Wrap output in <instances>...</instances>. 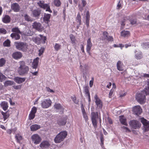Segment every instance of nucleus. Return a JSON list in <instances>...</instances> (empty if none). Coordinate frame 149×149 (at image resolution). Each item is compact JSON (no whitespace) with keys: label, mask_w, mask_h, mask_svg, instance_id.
<instances>
[{"label":"nucleus","mask_w":149,"mask_h":149,"mask_svg":"<svg viewBox=\"0 0 149 149\" xmlns=\"http://www.w3.org/2000/svg\"><path fill=\"white\" fill-rule=\"evenodd\" d=\"M147 85L144 89L136 96L137 101L140 104H144L146 101V95H149V80L147 82Z\"/></svg>","instance_id":"obj_1"},{"label":"nucleus","mask_w":149,"mask_h":149,"mask_svg":"<svg viewBox=\"0 0 149 149\" xmlns=\"http://www.w3.org/2000/svg\"><path fill=\"white\" fill-rule=\"evenodd\" d=\"M19 66L18 69V72L19 75L24 76L27 74L29 70L28 66L25 65L24 61H21L19 62Z\"/></svg>","instance_id":"obj_2"},{"label":"nucleus","mask_w":149,"mask_h":149,"mask_svg":"<svg viewBox=\"0 0 149 149\" xmlns=\"http://www.w3.org/2000/svg\"><path fill=\"white\" fill-rule=\"evenodd\" d=\"M39 58L38 57H37L35 59L32 64V69L31 70V74L30 75V77H31L32 76H37L38 74V70H36V69L37 68L38 65Z\"/></svg>","instance_id":"obj_3"},{"label":"nucleus","mask_w":149,"mask_h":149,"mask_svg":"<svg viewBox=\"0 0 149 149\" xmlns=\"http://www.w3.org/2000/svg\"><path fill=\"white\" fill-rule=\"evenodd\" d=\"M67 133L65 131H63L56 135L54 138V141L56 143H59L63 141L66 137Z\"/></svg>","instance_id":"obj_4"},{"label":"nucleus","mask_w":149,"mask_h":149,"mask_svg":"<svg viewBox=\"0 0 149 149\" xmlns=\"http://www.w3.org/2000/svg\"><path fill=\"white\" fill-rule=\"evenodd\" d=\"M91 118L93 125L95 129H96L97 127V118H99L100 123H101V118L98 116L97 112L96 113L92 112L91 114Z\"/></svg>","instance_id":"obj_5"},{"label":"nucleus","mask_w":149,"mask_h":149,"mask_svg":"<svg viewBox=\"0 0 149 149\" xmlns=\"http://www.w3.org/2000/svg\"><path fill=\"white\" fill-rule=\"evenodd\" d=\"M16 48L19 50L26 51L28 49V45L26 43L22 42L15 43Z\"/></svg>","instance_id":"obj_6"},{"label":"nucleus","mask_w":149,"mask_h":149,"mask_svg":"<svg viewBox=\"0 0 149 149\" xmlns=\"http://www.w3.org/2000/svg\"><path fill=\"white\" fill-rule=\"evenodd\" d=\"M52 103V102L49 98L45 99L41 101V106L42 108L47 109L51 106Z\"/></svg>","instance_id":"obj_7"},{"label":"nucleus","mask_w":149,"mask_h":149,"mask_svg":"<svg viewBox=\"0 0 149 149\" xmlns=\"http://www.w3.org/2000/svg\"><path fill=\"white\" fill-rule=\"evenodd\" d=\"M31 139L33 142L35 144H39L42 140L41 137L37 134H34L32 135Z\"/></svg>","instance_id":"obj_8"},{"label":"nucleus","mask_w":149,"mask_h":149,"mask_svg":"<svg viewBox=\"0 0 149 149\" xmlns=\"http://www.w3.org/2000/svg\"><path fill=\"white\" fill-rule=\"evenodd\" d=\"M94 98L96 105L97 106L96 108L101 109L102 107V101L96 94L94 96Z\"/></svg>","instance_id":"obj_9"},{"label":"nucleus","mask_w":149,"mask_h":149,"mask_svg":"<svg viewBox=\"0 0 149 149\" xmlns=\"http://www.w3.org/2000/svg\"><path fill=\"white\" fill-rule=\"evenodd\" d=\"M141 122L143 125V130L144 132L149 130V121L144 119L143 118H141Z\"/></svg>","instance_id":"obj_10"},{"label":"nucleus","mask_w":149,"mask_h":149,"mask_svg":"<svg viewBox=\"0 0 149 149\" xmlns=\"http://www.w3.org/2000/svg\"><path fill=\"white\" fill-rule=\"evenodd\" d=\"M38 4L39 6L42 8L44 9H46V11H48L50 13H52L49 6L48 4H45L42 1H40L38 2Z\"/></svg>","instance_id":"obj_11"},{"label":"nucleus","mask_w":149,"mask_h":149,"mask_svg":"<svg viewBox=\"0 0 149 149\" xmlns=\"http://www.w3.org/2000/svg\"><path fill=\"white\" fill-rule=\"evenodd\" d=\"M51 145L50 142L48 140H44L42 141L39 146L42 149H47Z\"/></svg>","instance_id":"obj_12"},{"label":"nucleus","mask_w":149,"mask_h":149,"mask_svg":"<svg viewBox=\"0 0 149 149\" xmlns=\"http://www.w3.org/2000/svg\"><path fill=\"white\" fill-rule=\"evenodd\" d=\"M130 125L132 128L134 129L140 128L141 125L139 122L136 120L131 121L130 122Z\"/></svg>","instance_id":"obj_13"},{"label":"nucleus","mask_w":149,"mask_h":149,"mask_svg":"<svg viewBox=\"0 0 149 149\" xmlns=\"http://www.w3.org/2000/svg\"><path fill=\"white\" fill-rule=\"evenodd\" d=\"M32 26L33 28L40 32L42 31L43 30V26L39 22H34Z\"/></svg>","instance_id":"obj_14"},{"label":"nucleus","mask_w":149,"mask_h":149,"mask_svg":"<svg viewBox=\"0 0 149 149\" xmlns=\"http://www.w3.org/2000/svg\"><path fill=\"white\" fill-rule=\"evenodd\" d=\"M80 68L81 71H82L84 74V76L88 72V65L86 64H83L80 65Z\"/></svg>","instance_id":"obj_15"},{"label":"nucleus","mask_w":149,"mask_h":149,"mask_svg":"<svg viewBox=\"0 0 149 149\" xmlns=\"http://www.w3.org/2000/svg\"><path fill=\"white\" fill-rule=\"evenodd\" d=\"M92 43L91 42V38H89L87 41L86 50L87 52L90 55V51L92 46Z\"/></svg>","instance_id":"obj_16"},{"label":"nucleus","mask_w":149,"mask_h":149,"mask_svg":"<svg viewBox=\"0 0 149 149\" xmlns=\"http://www.w3.org/2000/svg\"><path fill=\"white\" fill-rule=\"evenodd\" d=\"M133 111L136 115L140 114L142 112V110L139 106H136L133 107Z\"/></svg>","instance_id":"obj_17"},{"label":"nucleus","mask_w":149,"mask_h":149,"mask_svg":"<svg viewBox=\"0 0 149 149\" xmlns=\"http://www.w3.org/2000/svg\"><path fill=\"white\" fill-rule=\"evenodd\" d=\"M84 92H85L86 96L88 97V101L90 103L91 101L90 94L88 90V86H86L84 88Z\"/></svg>","instance_id":"obj_18"},{"label":"nucleus","mask_w":149,"mask_h":149,"mask_svg":"<svg viewBox=\"0 0 149 149\" xmlns=\"http://www.w3.org/2000/svg\"><path fill=\"white\" fill-rule=\"evenodd\" d=\"M134 53L135 57L137 59H140L142 57V53L139 50H135Z\"/></svg>","instance_id":"obj_19"},{"label":"nucleus","mask_w":149,"mask_h":149,"mask_svg":"<svg viewBox=\"0 0 149 149\" xmlns=\"http://www.w3.org/2000/svg\"><path fill=\"white\" fill-rule=\"evenodd\" d=\"M66 118H63L59 119L57 121L58 124L60 126H63L66 124Z\"/></svg>","instance_id":"obj_20"},{"label":"nucleus","mask_w":149,"mask_h":149,"mask_svg":"<svg viewBox=\"0 0 149 149\" xmlns=\"http://www.w3.org/2000/svg\"><path fill=\"white\" fill-rule=\"evenodd\" d=\"M26 78H21L19 77H15L14 80L17 83L20 84L24 82Z\"/></svg>","instance_id":"obj_21"},{"label":"nucleus","mask_w":149,"mask_h":149,"mask_svg":"<svg viewBox=\"0 0 149 149\" xmlns=\"http://www.w3.org/2000/svg\"><path fill=\"white\" fill-rule=\"evenodd\" d=\"M76 21L78 24L77 26V29H78L79 25L81 24V17L79 13L77 14V17H76Z\"/></svg>","instance_id":"obj_22"},{"label":"nucleus","mask_w":149,"mask_h":149,"mask_svg":"<svg viewBox=\"0 0 149 149\" xmlns=\"http://www.w3.org/2000/svg\"><path fill=\"white\" fill-rule=\"evenodd\" d=\"M13 58L15 59H18L21 58L22 53L19 52H16L13 53L12 55Z\"/></svg>","instance_id":"obj_23"},{"label":"nucleus","mask_w":149,"mask_h":149,"mask_svg":"<svg viewBox=\"0 0 149 149\" xmlns=\"http://www.w3.org/2000/svg\"><path fill=\"white\" fill-rule=\"evenodd\" d=\"M31 10L32 11L33 16L34 17H37L40 14V11L38 9H36L33 10L32 9H31Z\"/></svg>","instance_id":"obj_24"},{"label":"nucleus","mask_w":149,"mask_h":149,"mask_svg":"<svg viewBox=\"0 0 149 149\" xmlns=\"http://www.w3.org/2000/svg\"><path fill=\"white\" fill-rule=\"evenodd\" d=\"M123 64L122 62L120 61H118L116 64L117 69L119 71H123Z\"/></svg>","instance_id":"obj_25"},{"label":"nucleus","mask_w":149,"mask_h":149,"mask_svg":"<svg viewBox=\"0 0 149 149\" xmlns=\"http://www.w3.org/2000/svg\"><path fill=\"white\" fill-rule=\"evenodd\" d=\"M11 9L14 11L17 12L19 10V6L18 4L14 3L11 5Z\"/></svg>","instance_id":"obj_26"},{"label":"nucleus","mask_w":149,"mask_h":149,"mask_svg":"<svg viewBox=\"0 0 149 149\" xmlns=\"http://www.w3.org/2000/svg\"><path fill=\"white\" fill-rule=\"evenodd\" d=\"M30 127L31 131H34L40 129V126L38 125L34 124L31 125Z\"/></svg>","instance_id":"obj_27"},{"label":"nucleus","mask_w":149,"mask_h":149,"mask_svg":"<svg viewBox=\"0 0 149 149\" xmlns=\"http://www.w3.org/2000/svg\"><path fill=\"white\" fill-rule=\"evenodd\" d=\"M120 120V123L122 124L125 125H127V120L126 118L123 116H119Z\"/></svg>","instance_id":"obj_28"},{"label":"nucleus","mask_w":149,"mask_h":149,"mask_svg":"<svg viewBox=\"0 0 149 149\" xmlns=\"http://www.w3.org/2000/svg\"><path fill=\"white\" fill-rule=\"evenodd\" d=\"M0 105L1 107L4 111L6 110L8 107V104L5 101H3L0 104Z\"/></svg>","instance_id":"obj_29"},{"label":"nucleus","mask_w":149,"mask_h":149,"mask_svg":"<svg viewBox=\"0 0 149 149\" xmlns=\"http://www.w3.org/2000/svg\"><path fill=\"white\" fill-rule=\"evenodd\" d=\"M2 20L4 23H7L10 22V18L9 16L6 15L4 16L2 18Z\"/></svg>","instance_id":"obj_30"},{"label":"nucleus","mask_w":149,"mask_h":149,"mask_svg":"<svg viewBox=\"0 0 149 149\" xmlns=\"http://www.w3.org/2000/svg\"><path fill=\"white\" fill-rule=\"evenodd\" d=\"M121 36L124 37H128L130 36V32L129 31L123 30L120 33Z\"/></svg>","instance_id":"obj_31"},{"label":"nucleus","mask_w":149,"mask_h":149,"mask_svg":"<svg viewBox=\"0 0 149 149\" xmlns=\"http://www.w3.org/2000/svg\"><path fill=\"white\" fill-rule=\"evenodd\" d=\"M21 33H12L10 35L11 37L12 38L16 40H18L20 38L19 34Z\"/></svg>","instance_id":"obj_32"},{"label":"nucleus","mask_w":149,"mask_h":149,"mask_svg":"<svg viewBox=\"0 0 149 149\" xmlns=\"http://www.w3.org/2000/svg\"><path fill=\"white\" fill-rule=\"evenodd\" d=\"M81 109L83 116V117L84 118L85 121H86L88 120V117L86 113V112L85 109H84L83 107H81Z\"/></svg>","instance_id":"obj_33"},{"label":"nucleus","mask_w":149,"mask_h":149,"mask_svg":"<svg viewBox=\"0 0 149 149\" xmlns=\"http://www.w3.org/2000/svg\"><path fill=\"white\" fill-rule=\"evenodd\" d=\"M15 83L13 81H7L4 82V86L5 87L10 86L15 84Z\"/></svg>","instance_id":"obj_34"},{"label":"nucleus","mask_w":149,"mask_h":149,"mask_svg":"<svg viewBox=\"0 0 149 149\" xmlns=\"http://www.w3.org/2000/svg\"><path fill=\"white\" fill-rule=\"evenodd\" d=\"M52 4L56 7H59L61 4V2L60 0H53Z\"/></svg>","instance_id":"obj_35"},{"label":"nucleus","mask_w":149,"mask_h":149,"mask_svg":"<svg viewBox=\"0 0 149 149\" xmlns=\"http://www.w3.org/2000/svg\"><path fill=\"white\" fill-rule=\"evenodd\" d=\"M51 14H44V17H43V19L45 21H48L51 17Z\"/></svg>","instance_id":"obj_36"},{"label":"nucleus","mask_w":149,"mask_h":149,"mask_svg":"<svg viewBox=\"0 0 149 149\" xmlns=\"http://www.w3.org/2000/svg\"><path fill=\"white\" fill-rule=\"evenodd\" d=\"M121 128L122 129L123 132L126 133H129L131 132V130L129 128L123 126H121Z\"/></svg>","instance_id":"obj_37"},{"label":"nucleus","mask_w":149,"mask_h":149,"mask_svg":"<svg viewBox=\"0 0 149 149\" xmlns=\"http://www.w3.org/2000/svg\"><path fill=\"white\" fill-rule=\"evenodd\" d=\"M1 113L3 116L4 121H5L8 118L9 116V114L7 112L5 113L3 112H2Z\"/></svg>","instance_id":"obj_38"},{"label":"nucleus","mask_w":149,"mask_h":149,"mask_svg":"<svg viewBox=\"0 0 149 149\" xmlns=\"http://www.w3.org/2000/svg\"><path fill=\"white\" fill-rule=\"evenodd\" d=\"M15 138L17 142L19 143L20 141L22 140V137L20 135L17 134L15 136Z\"/></svg>","instance_id":"obj_39"},{"label":"nucleus","mask_w":149,"mask_h":149,"mask_svg":"<svg viewBox=\"0 0 149 149\" xmlns=\"http://www.w3.org/2000/svg\"><path fill=\"white\" fill-rule=\"evenodd\" d=\"M55 50L56 51H58L59 50L61 47V45L56 43L55 44L54 47Z\"/></svg>","instance_id":"obj_40"},{"label":"nucleus","mask_w":149,"mask_h":149,"mask_svg":"<svg viewBox=\"0 0 149 149\" xmlns=\"http://www.w3.org/2000/svg\"><path fill=\"white\" fill-rule=\"evenodd\" d=\"M108 33L107 32L104 31L103 32L102 34V38H101L102 40H107L108 37Z\"/></svg>","instance_id":"obj_41"},{"label":"nucleus","mask_w":149,"mask_h":149,"mask_svg":"<svg viewBox=\"0 0 149 149\" xmlns=\"http://www.w3.org/2000/svg\"><path fill=\"white\" fill-rule=\"evenodd\" d=\"M34 42L37 44H39L41 42V40L40 38L36 37L33 39Z\"/></svg>","instance_id":"obj_42"},{"label":"nucleus","mask_w":149,"mask_h":149,"mask_svg":"<svg viewBox=\"0 0 149 149\" xmlns=\"http://www.w3.org/2000/svg\"><path fill=\"white\" fill-rule=\"evenodd\" d=\"M12 32H14V33H21V32L18 27H15L12 29Z\"/></svg>","instance_id":"obj_43"},{"label":"nucleus","mask_w":149,"mask_h":149,"mask_svg":"<svg viewBox=\"0 0 149 149\" xmlns=\"http://www.w3.org/2000/svg\"><path fill=\"white\" fill-rule=\"evenodd\" d=\"M3 45L4 46L9 47L10 45V41L8 39L5 40L3 43Z\"/></svg>","instance_id":"obj_44"},{"label":"nucleus","mask_w":149,"mask_h":149,"mask_svg":"<svg viewBox=\"0 0 149 149\" xmlns=\"http://www.w3.org/2000/svg\"><path fill=\"white\" fill-rule=\"evenodd\" d=\"M24 18L27 21H32V19L30 17L28 16L27 14H25L24 15Z\"/></svg>","instance_id":"obj_45"},{"label":"nucleus","mask_w":149,"mask_h":149,"mask_svg":"<svg viewBox=\"0 0 149 149\" xmlns=\"http://www.w3.org/2000/svg\"><path fill=\"white\" fill-rule=\"evenodd\" d=\"M6 77L2 73L0 72V81L2 82L5 80Z\"/></svg>","instance_id":"obj_46"},{"label":"nucleus","mask_w":149,"mask_h":149,"mask_svg":"<svg viewBox=\"0 0 149 149\" xmlns=\"http://www.w3.org/2000/svg\"><path fill=\"white\" fill-rule=\"evenodd\" d=\"M54 107L55 108L57 109H62L61 105L59 104H55L54 105Z\"/></svg>","instance_id":"obj_47"},{"label":"nucleus","mask_w":149,"mask_h":149,"mask_svg":"<svg viewBox=\"0 0 149 149\" xmlns=\"http://www.w3.org/2000/svg\"><path fill=\"white\" fill-rule=\"evenodd\" d=\"M6 60L2 58L0 59V67L3 66L6 63Z\"/></svg>","instance_id":"obj_48"},{"label":"nucleus","mask_w":149,"mask_h":149,"mask_svg":"<svg viewBox=\"0 0 149 149\" xmlns=\"http://www.w3.org/2000/svg\"><path fill=\"white\" fill-rule=\"evenodd\" d=\"M70 38L71 41V43L72 44L75 43V39L74 36L73 35H70Z\"/></svg>","instance_id":"obj_49"},{"label":"nucleus","mask_w":149,"mask_h":149,"mask_svg":"<svg viewBox=\"0 0 149 149\" xmlns=\"http://www.w3.org/2000/svg\"><path fill=\"white\" fill-rule=\"evenodd\" d=\"M7 31L6 29L3 28H0V35L1 34H5L6 33Z\"/></svg>","instance_id":"obj_50"},{"label":"nucleus","mask_w":149,"mask_h":149,"mask_svg":"<svg viewBox=\"0 0 149 149\" xmlns=\"http://www.w3.org/2000/svg\"><path fill=\"white\" fill-rule=\"evenodd\" d=\"M35 114L30 112L29 115V120H32L35 117Z\"/></svg>","instance_id":"obj_51"},{"label":"nucleus","mask_w":149,"mask_h":149,"mask_svg":"<svg viewBox=\"0 0 149 149\" xmlns=\"http://www.w3.org/2000/svg\"><path fill=\"white\" fill-rule=\"evenodd\" d=\"M39 36L40 37V38L41 40V41H43V43H45V41L46 40V38L45 36H43L42 35H39Z\"/></svg>","instance_id":"obj_52"},{"label":"nucleus","mask_w":149,"mask_h":149,"mask_svg":"<svg viewBox=\"0 0 149 149\" xmlns=\"http://www.w3.org/2000/svg\"><path fill=\"white\" fill-rule=\"evenodd\" d=\"M143 47L144 48H149V42L143 43L142 45Z\"/></svg>","instance_id":"obj_53"},{"label":"nucleus","mask_w":149,"mask_h":149,"mask_svg":"<svg viewBox=\"0 0 149 149\" xmlns=\"http://www.w3.org/2000/svg\"><path fill=\"white\" fill-rule=\"evenodd\" d=\"M37 110V108L35 107H34L32 108L31 112L35 114Z\"/></svg>","instance_id":"obj_54"},{"label":"nucleus","mask_w":149,"mask_h":149,"mask_svg":"<svg viewBox=\"0 0 149 149\" xmlns=\"http://www.w3.org/2000/svg\"><path fill=\"white\" fill-rule=\"evenodd\" d=\"M44 49H45L44 48L41 47L40 49L39 50V53L38 54L39 56H40L43 54L44 52Z\"/></svg>","instance_id":"obj_55"},{"label":"nucleus","mask_w":149,"mask_h":149,"mask_svg":"<svg viewBox=\"0 0 149 149\" xmlns=\"http://www.w3.org/2000/svg\"><path fill=\"white\" fill-rule=\"evenodd\" d=\"M130 22L131 24H136V19H131L130 20Z\"/></svg>","instance_id":"obj_56"},{"label":"nucleus","mask_w":149,"mask_h":149,"mask_svg":"<svg viewBox=\"0 0 149 149\" xmlns=\"http://www.w3.org/2000/svg\"><path fill=\"white\" fill-rule=\"evenodd\" d=\"M141 76H143L146 78H149V74L143 73L141 74V76H139V77L141 78Z\"/></svg>","instance_id":"obj_57"},{"label":"nucleus","mask_w":149,"mask_h":149,"mask_svg":"<svg viewBox=\"0 0 149 149\" xmlns=\"http://www.w3.org/2000/svg\"><path fill=\"white\" fill-rule=\"evenodd\" d=\"M71 99L75 103L77 104L78 103V102L76 98L75 97H72Z\"/></svg>","instance_id":"obj_58"},{"label":"nucleus","mask_w":149,"mask_h":149,"mask_svg":"<svg viewBox=\"0 0 149 149\" xmlns=\"http://www.w3.org/2000/svg\"><path fill=\"white\" fill-rule=\"evenodd\" d=\"M114 91V90H113V89H111V90L110 91L109 95V98H111L112 97V95H113Z\"/></svg>","instance_id":"obj_59"},{"label":"nucleus","mask_w":149,"mask_h":149,"mask_svg":"<svg viewBox=\"0 0 149 149\" xmlns=\"http://www.w3.org/2000/svg\"><path fill=\"white\" fill-rule=\"evenodd\" d=\"M21 85H19L18 86H13V87L15 89H21Z\"/></svg>","instance_id":"obj_60"},{"label":"nucleus","mask_w":149,"mask_h":149,"mask_svg":"<svg viewBox=\"0 0 149 149\" xmlns=\"http://www.w3.org/2000/svg\"><path fill=\"white\" fill-rule=\"evenodd\" d=\"M90 18V16L89 11H88L87 12L86 15V20H89Z\"/></svg>","instance_id":"obj_61"},{"label":"nucleus","mask_w":149,"mask_h":149,"mask_svg":"<svg viewBox=\"0 0 149 149\" xmlns=\"http://www.w3.org/2000/svg\"><path fill=\"white\" fill-rule=\"evenodd\" d=\"M16 130V129L15 128L12 130L8 129L7 130V133L9 134H10L13 131H15Z\"/></svg>","instance_id":"obj_62"},{"label":"nucleus","mask_w":149,"mask_h":149,"mask_svg":"<svg viewBox=\"0 0 149 149\" xmlns=\"http://www.w3.org/2000/svg\"><path fill=\"white\" fill-rule=\"evenodd\" d=\"M100 140L101 142V146H102L104 144V139L103 137L101 136L100 137Z\"/></svg>","instance_id":"obj_63"},{"label":"nucleus","mask_w":149,"mask_h":149,"mask_svg":"<svg viewBox=\"0 0 149 149\" xmlns=\"http://www.w3.org/2000/svg\"><path fill=\"white\" fill-rule=\"evenodd\" d=\"M78 7L79 10L80 11L82 12L84 9V7H83V6H81L80 4L78 5Z\"/></svg>","instance_id":"obj_64"}]
</instances>
